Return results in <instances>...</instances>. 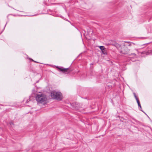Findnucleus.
Returning <instances> with one entry per match:
<instances>
[{
  "mask_svg": "<svg viewBox=\"0 0 152 152\" xmlns=\"http://www.w3.org/2000/svg\"><path fill=\"white\" fill-rule=\"evenodd\" d=\"M36 99L38 104H45L47 103V98L45 95L42 93L37 94Z\"/></svg>",
  "mask_w": 152,
  "mask_h": 152,
  "instance_id": "f257e3e1",
  "label": "nucleus"
},
{
  "mask_svg": "<svg viewBox=\"0 0 152 152\" xmlns=\"http://www.w3.org/2000/svg\"><path fill=\"white\" fill-rule=\"evenodd\" d=\"M131 45V44L129 42H124L122 44L120 50L121 53L124 54L127 53L129 50L127 47L130 46Z\"/></svg>",
  "mask_w": 152,
  "mask_h": 152,
  "instance_id": "f03ea898",
  "label": "nucleus"
},
{
  "mask_svg": "<svg viewBox=\"0 0 152 152\" xmlns=\"http://www.w3.org/2000/svg\"><path fill=\"white\" fill-rule=\"evenodd\" d=\"M51 95L52 98L58 100H61L62 98V94L60 92L55 91H53L51 92Z\"/></svg>",
  "mask_w": 152,
  "mask_h": 152,
  "instance_id": "7ed1b4c3",
  "label": "nucleus"
},
{
  "mask_svg": "<svg viewBox=\"0 0 152 152\" xmlns=\"http://www.w3.org/2000/svg\"><path fill=\"white\" fill-rule=\"evenodd\" d=\"M58 68V70L64 73H65L67 72L69 70V68H61L57 67Z\"/></svg>",
  "mask_w": 152,
  "mask_h": 152,
  "instance_id": "20e7f679",
  "label": "nucleus"
},
{
  "mask_svg": "<svg viewBox=\"0 0 152 152\" xmlns=\"http://www.w3.org/2000/svg\"><path fill=\"white\" fill-rule=\"evenodd\" d=\"M99 48L101 50L103 54H105L106 53V51L105 48L103 46H99Z\"/></svg>",
  "mask_w": 152,
  "mask_h": 152,
  "instance_id": "39448f33",
  "label": "nucleus"
},
{
  "mask_svg": "<svg viewBox=\"0 0 152 152\" xmlns=\"http://www.w3.org/2000/svg\"><path fill=\"white\" fill-rule=\"evenodd\" d=\"M113 46H115L119 50H121V47L122 45H120L118 43H114L112 44Z\"/></svg>",
  "mask_w": 152,
  "mask_h": 152,
  "instance_id": "423d86ee",
  "label": "nucleus"
},
{
  "mask_svg": "<svg viewBox=\"0 0 152 152\" xmlns=\"http://www.w3.org/2000/svg\"><path fill=\"white\" fill-rule=\"evenodd\" d=\"M137 104H138V106L139 107H140V108L141 109L142 108L141 106L140 102L139 100H137Z\"/></svg>",
  "mask_w": 152,
  "mask_h": 152,
  "instance_id": "0eeeda50",
  "label": "nucleus"
},
{
  "mask_svg": "<svg viewBox=\"0 0 152 152\" xmlns=\"http://www.w3.org/2000/svg\"><path fill=\"white\" fill-rule=\"evenodd\" d=\"M131 55L132 56H133L134 57H136V56L135 53H132L131 54Z\"/></svg>",
  "mask_w": 152,
  "mask_h": 152,
  "instance_id": "6e6552de",
  "label": "nucleus"
},
{
  "mask_svg": "<svg viewBox=\"0 0 152 152\" xmlns=\"http://www.w3.org/2000/svg\"><path fill=\"white\" fill-rule=\"evenodd\" d=\"M134 97H135V98L136 99L137 101V100H138V98H137V97L136 96H135Z\"/></svg>",
  "mask_w": 152,
  "mask_h": 152,
  "instance_id": "1a4fd4ad",
  "label": "nucleus"
},
{
  "mask_svg": "<svg viewBox=\"0 0 152 152\" xmlns=\"http://www.w3.org/2000/svg\"><path fill=\"white\" fill-rule=\"evenodd\" d=\"M10 124L11 125H12L13 124V123H12V122H10Z\"/></svg>",
  "mask_w": 152,
  "mask_h": 152,
  "instance_id": "9d476101",
  "label": "nucleus"
},
{
  "mask_svg": "<svg viewBox=\"0 0 152 152\" xmlns=\"http://www.w3.org/2000/svg\"><path fill=\"white\" fill-rule=\"evenodd\" d=\"M133 94H134V96H136V94H135V93H133Z\"/></svg>",
  "mask_w": 152,
  "mask_h": 152,
  "instance_id": "9b49d317",
  "label": "nucleus"
},
{
  "mask_svg": "<svg viewBox=\"0 0 152 152\" xmlns=\"http://www.w3.org/2000/svg\"><path fill=\"white\" fill-rule=\"evenodd\" d=\"M137 50V53H138V51L137 50Z\"/></svg>",
  "mask_w": 152,
  "mask_h": 152,
  "instance_id": "f8f14e48",
  "label": "nucleus"
}]
</instances>
